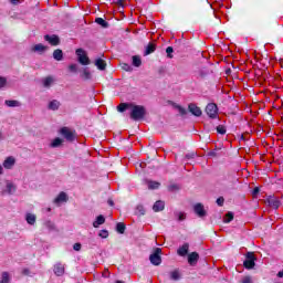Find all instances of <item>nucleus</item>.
<instances>
[{
    "instance_id": "nucleus-1",
    "label": "nucleus",
    "mask_w": 283,
    "mask_h": 283,
    "mask_svg": "<svg viewBox=\"0 0 283 283\" xmlns=\"http://www.w3.org/2000/svg\"><path fill=\"white\" fill-rule=\"evenodd\" d=\"M147 114L145 106L134 105L130 106V118L133 120H143Z\"/></svg>"
},
{
    "instance_id": "nucleus-2",
    "label": "nucleus",
    "mask_w": 283,
    "mask_h": 283,
    "mask_svg": "<svg viewBox=\"0 0 283 283\" xmlns=\"http://www.w3.org/2000/svg\"><path fill=\"white\" fill-rule=\"evenodd\" d=\"M160 255H163V249L160 248H156L154 253L150 254L149 261L154 266H160L163 264V258Z\"/></svg>"
},
{
    "instance_id": "nucleus-3",
    "label": "nucleus",
    "mask_w": 283,
    "mask_h": 283,
    "mask_svg": "<svg viewBox=\"0 0 283 283\" xmlns=\"http://www.w3.org/2000/svg\"><path fill=\"white\" fill-rule=\"evenodd\" d=\"M75 54H76L77 61H78V63H81V65H90V57L87 56V53H85V50L77 49L75 51Z\"/></svg>"
},
{
    "instance_id": "nucleus-4",
    "label": "nucleus",
    "mask_w": 283,
    "mask_h": 283,
    "mask_svg": "<svg viewBox=\"0 0 283 283\" xmlns=\"http://www.w3.org/2000/svg\"><path fill=\"white\" fill-rule=\"evenodd\" d=\"M206 113L208 114L209 118H218V105L214 103H210L206 107Z\"/></svg>"
},
{
    "instance_id": "nucleus-5",
    "label": "nucleus",
    "mask_w": 283,
    "mask_h": 283,
    "mask_svg": "<svg viewBox=\"0 0 283 283\" xmlns=\"http://www.w3.org/2000/svg\"><path fill=\"white\" fill-rule=\"evenodd\" d=\"M243 266H245L247 269H253V266H255V255L253 254V252L247 253Z\"/></svg>"
},
{
    "instance_id": "nucleus-6",
    "label": "nucleus",
    "mask_w": 283,
    "mask_h": 283,
    "mask_svg": "<svg viewBox=\"0 0 283 283\" xmlns=\"http://www.w3.org/2000/svg\"><path fill=\"white\" fill-rule=\"evenodd\" d=\"M60 134L70 143H72V140H74V132H72V129L67 128V127H63L60 130Z\"/></svg>"
},
{
    "instance_id": "nucleus-7",
    "label": "nucleus",
    "mask_w": 283,
    "mask_h": 283,
    "mask_svg": "<svg viewBox=\"0 0 283 283\" xmlns=\"http://www.w3.org/2000/svg\"><path fill=\"white\" fill-rule=\"evenodd\" d=\"M193 211L198 218H205V216H207V210H205V206L202 203L195 205Z\"/></svg>"
},
{
    "instance_id": "nucleus-8",
    "label": "nucleus",
    "mask_w": 283,
    "mask_h": 283,
    "mask_svg": "<svg viewBox=\"0 0 283 283\" xmlns=\"http://www.w3.org/2000/svg\"><path fill=\"white\" fill-rule=\"evenodd\" d=\"M17 165V159L13 156H9L4 159L2 167L4 169H12Z\"/></svg>"
},
{
    "instance_id": "nucleus-9",
    "label": "nucleus",
    "mask_w": 283,
    "mask_h": 283,
    "mask_svg": "<svg viewBox=\"0 0 283 283\" xmlns=\"http://www.w3.org/2000/svg\"><path fill=\"white\" fill-rule=\"evenodd\" d=\"M266 202L269 205V207H272V209H280V199H277V197H269L266 199Z\"/></svg>"
},
{
    "instance_id": "nucleus-10",
    "label": "nucleus",
    "mask_w": 283,
    "mask_h": 283,
    "mask_svg": "<svg viewBox=\"0 0 283 283\" xmlns=\"http://www.w3.org/2000/svg\"><path fill=\"white\" fill-rule=\"evenodd\" d=\"M198 260H200L198 252H192L188 255V263L190 266H196V264H198Z\"/></svg>"
},
{
    "instance_id": "nucleus-11",
    "label": "nucleus",
    "mask_w": 283,
    "mask_h": 283,
    "mask_svg": "<svg viewBox=\"0 0 283 283\" xmlns=\"http://www.w3.org/2000/svg\"><path fill=\"white\" fill-rule=\"evenodd\" d=\"M53 271H54V274L57 275V277L65 275V266L62 263H56L54 265Z\"/></svg>"
},
{
    "instance_id": "nucleus-12",
    "label": "nucleus",
    "mask_w": 283,
    "mask_h": 283,
    "mask_svg": "<svg viewBox=\"0 0 283 283\" xmlns=\"http://www.w3.org/2000/svg\"><path fill=\"white\" fill-rule=\"evenodd\" d=\"M189 113L192 114L193 116H202V109L198 107L196 104H190L188 106Z\"/></svg>"
},
{
    "instance_id": "nucleus-13",
    "label": "nucleus",
    "mask_w": 283,
    "mask_h": 283,
    "mask_svg": "<svg viewBox=\"0 0 283 283\" xmlns=\"http://www.w3.org/2000/svg\"><path fill=\"white\" fill-rule=\"evenodd\" d=\"M67 193L65 192H60L57 197L54 199V205H61V202H67Z\"/></svg>"
},
{
    "instance_id": "nucleus-14",
    "label": "nucleus",
    "mask_w": 283,
    "mask_h": 283,
    "mask_svg": "<svg viewBox=\"0 0 283 283\" xmlns=\"http://www.w3.org/2000/svg\"><path fill=\"white\" fill-rule=\"evenodd\" d=\"M44 41H48L51 45H59L60 40L56 35H44Z\"/></svg>"
},
{
    "instance_id": "nucleus-15",
    "label": "nucleus",
    "mask_w": 283,
    "mask_h": 283,
    "mask_svg": "<svg viewBox=\"0 0 283 283\" xmlns=\"http://www.w3.org/2000/svg\"><path fill=\"white\" fill-rule=\"evenodd\" d=\"M177 253L181 258H185V255L189 253V243H185L182 247H179V249L177 250Z\"/></svg>"
},
{
    "instance_id": "nucleus-16",
    "label": "nucleus",
    "mask_w": 283,
    "mask_h": 283,
    "mask_svg": "<svg viewBox=\"0 0 283 283\" xmlns=\"http://www.w3.org/2000/svg\"><path fill=\"white\" fill-rule=\"evenodd\" d=\"M25 221L31 226L36 224V214L28 212L25 214Z\"/></svg>"
},
{
    "instance_id": "nucleus-17",
    "label": "nucleus",
    "mask_w": 283,
    "mask_h": 283,
    "mask_svg": "<svg viewBox=\"0 0 283 283\" xmlns=\"http://www.w3.org/2000/svg\"><path fill=\"white\" fill-rule=\"evenodd\" d=\"M48 50V46L39 43V44H35L33 48H32V52H38V54H43V52H45Z\"/></svg>"
},
{
    "instance_id": "nucleus-18",
    "label": "nucleus",
    "mask_w": 283,
    "mask_h": 283,
    "mask_svg": "<svg viewBox=\"0 0 283 283\" xmlns=\"http://www.w3.org/2000/svg\"><path fill=\"white\" fill-rule=\"evenodd\" d=\"M4 105H7V107H21V102L17 99H6Z\"/></svg>"
},
{
    "instance_id": "nucleus-19",
    "label": "nucleus",
    "mask_w": 283,
    "mask_h": 283,
    "mask_svg": "<svg viewBox=\"0 0 283 283\" xmlns=\"http://www.w3.org/2000/svg\"><path fill=\"white\" fill-rule=\"evenodd\" d=\"M59 107H61V102H59V99H53L49 103V109L52 112H56Z\"/></svg>"
},
{
    "instance_id": "nucleus-20",
    "label": "nucleus",
    "mask_w": 283,
    "mask_h": 283,
    "mask_svg": "<svg viewBox=\"0 0 283 283\" xmlns=\"http://www.w3.org/2000/svg\"><path fill=\"white\" fill-rule=\"evenodd\" d=\"M6 188H7V193H9V196H12V193L17 191V186L12 181H7Z\"/></svg>"
},
{
    "instance_id": "nucleus-21",
    "label": "nucleus",
    "mask_w": 283,
    "mask_h": 283,
    "mask_svg": "<svg viewBox=\"0 0 283 283\" xmlns=\"http://www.w3.org/2000/svg\"><path fill=\"white\" fill-rule=\"evenodd\" d=\"M165 210V202L164 201H156L153 206V211L158 212V211H164Z\"/></svg>"
},
{
    "instance_id": "nucleus-22",
    "label": "nucleus",
    "mask_w": 283,
    "mask_h": 283,
    "mask_svg": "<svg viewBox=\"0 0 283 283\" xmlns=\"http://www.w3.org/2000/svg\"><path fill=\"white\" fill-rule=\"evenodd\" d=\"M101 224H105V217L99 214L96 217V220L93 222L94 229H98Z\"/></svg>"
},
{
    "instance_id": "nucleus-23",
    "label": "nucleus",
    "mask_w": 283,
    "mask_h": 283,
    "mask_svg": "<svg viewBox=\"0 0 283 283\" xmlns=\"http://www.w3.org/2000/svg\"><path fill=\"white\" fill-rule=\"evenodd\" d=\"M42 83H43V87L50 88L52 87V85H54V77L48 76L42 81Z\"/></svg>"
},
{
    "instance_id": "nucleus-24",
    "label": "nucleus",
    "mask_w": 283,
    "mask_h": 283,
    "mask_svg": "<svg viewBox=\"0 0 283 283\" xmlns=\"http://www.w3.org/2000/svg\"><path fill=\"white\" fill-rule=\"evenodd\" d=\"M154 52H156V44L149 43V44L146 46L145 56H148V54H154Z\"/></svg>"
},
{
    "instance_id": "nucleus-25",
    "label": "nucleus",
    "mask_w": 283,
    "mask_h": 283,
    "mask_svg": "<svg viewBox=\"0 0 283 283\" xmlns=\"http://www.w3.org/2000/svg\"><path fill=\"white\" fill-rule=\"evenodd\" d=\"M95 65L98 70H105V67H107V63H105V61L103 59H97L95 60Z\"/></svg>"
},
{
    "instance_id": "nucleus-26",
    "label": "nucleus",
    "mask_w": 283,
    "mask_h": 283,
    "mask_svg": "<svg viewBox=\"0 0 283 283\" xmlns=\"http://www.w3.org/2000/svg\"><path fill=\"white\" fill-rule=\"evenodd\" d=\"M53 59L55 61H63V51L61 49H57L53 52Z\"/></svg>"
},
{
    "instance_id": "nucleus-27",
    "label": "nucleus",
    "mask_w": 283,
    "mask_h": 283,
    "mask_svg": "<svg viewBox=\"0 0 283 283\" xmlns=\"http://www.w3.org/2000/svg\"><path fill=\"white\" fill-rule=\"evenodd\" d=\"M132 108V104L129 103H120L118 106H117V112H125L126 109H130Z\"/></svg>"
},
{
    "instance_id": "nucleus-28",
    "label": "nucleus",
    "mask_w": 283,
    "mask_h": 283,
    "mask_svg": "<svg viewBox=\"0 0 283 283\" xmlns=\"http://www.w3.org/2000/svg\"><path fill=\"white\" fill-rule=\"evenodd\" d=\"M180 271L179 270H175L170 272V280H174V282H178V280H180Z\"/></svg>"
},
{
    "instance_id": "nucleus-29",
    "label": "nucleus",
    "mask_w": 283,
    "mask_h": 283,
    "mask_svg": "<svg viewBox=\"0 0 283 283\" xmlns=\"http://www.w3.org/2000/svg\"><path fill=\"white\" fill-rule=\"evenodd\" d=\"M133 65L135 67H140V65H143V61L140 60V56L138 55L133 56Z\"/></svg>"
},
{
    "instance_id": "nucleus-30",
    "label": "nucleus",
    "mask_w": 283,
    "mask_h": 283,
    "mask_svg": "<svg viewBox=\"0 0 283 283\" xmlns=\"http://www.w3.org/2000/svg\"><path fill=\"white\" fill-rule=\"evenodd\" d=\"M81 76L84 78V81H90V78H92V73L90 70L84 69Z\"/></svg>"
},
{
    "instance_id": "nucleus-31",
    "label": "nucleus",
    "mask_w": 283,
    "mask_h": 283,
    "mask_svg": "<svg viewBox=\"0 0 283 283\" xmlns=\"http://www.w3.org/2000/svg\"><path fill=\"white\" fill-rule=\"evenodd\" d=\"M61 145H63V139L59 137L53 139V142L51 143V147L53 148L61 147Z\"/></svg>"
},
{
    "instance_id": "nucleus-32",
    "label": "nucleus",
    "mask_w": 283,
    "mask_h": 283,
    "mask_svg": "<svg viewBox=\"0 0 283 283\" xmlns=\"http://www.w3.org/2000/svg\"><path fill=\"white\" fill-rule=\"evenodd\" d=\"M0 283H10V274L8 272L2 273Z\"/></svg>"
},
{
    "instance_id": "nucleus-33",
    "label": "nucleus",
    "mask_w": 283,
    "mask_h": 283,
    "mask_svg": "<svg viewBox=\"0 0 283 283\" xmlns=\"http://www.w3.org/2000/svg\"><path fill=\"white\" fill-rule=\"evenodd\" d=\"M147 187H148V189H158L160 187V182H158V181H148Z\"/></svg>"
},
{
    "instance_id": "nucleus-34",
    "label": "nucleus",
    "mask_w": 283,
    "mask_h": 283,
    "mask_svg": "<svg viewBox=\"0 0 283 283\" xmlns=\"http://www.w3.org/2000/svg\"><path fill=\"white\" fill-rule=\"evenodd\" d=\"M125 229H126L125 223L118 222V223L116 224V231H117V233H125Z\"/></svg>"
},
{
    "instance_id": "nucleus-35",
    "label": "nucleus",
    "mask_w": 283,
    "mask_h": 283,
    "mask_svg": "<svg viewBox=\"0 0 283 283\" xmlns=\"http://www.w3.org/2000/svg\"><path fill=\"white\" fill-rule=\"evenodd\" d=\"M95 23H97V25H102V28H107V21H105L103 18H96Z\"/></svg>"
},
{
    "instance_id": "nucleus-36",
    "label": "nucleus",
    "mask_w": 283,
    "mask_h": 283,
    "mask_svg": "<svg viewBox=\"0 0 283 283\" xmlns=\"http://www.w3.org/2000/svg\"><path fill=\"white\" fill-rule=\"evenodd\" d=\"M175 216L179 222L187 219V214H185V212H175Z\"/></svg>"
},
{
    "instance_id": "nucleus-37",
    "label": "nucleus",
    "mask_w": 283,
    "mask_h": 283,
    "mask_svg": "<svg viewBox=\"0 0 283 283\" xmlns=\"http://www.w3.org/2000/svg\"><path fill=\"white\" fill-rule=\"evenodd\" d=\"M136 216H145V207L137 206L135 210Z\"/></svg>"
},
{
    "instance_id": "nucleus-38",
    "label": "nucleus",
    "mask_w": 283,
    "mask_h": 283,
    "mask_svg": "<svg viewBox=\"0 0 283 283\" xmlns=\"http://www.w3.org/2000/svg\"><path fill=\"white\" fill-rule=\"evenodd\" d=\"M45 227L49 229V231H56V226L52 221H46Z\"/></svg>"
},
{
    "instance_id": "nucleus-39",
    "label": "nucleus",
    "mask_w": 283,
    "mask_h": 283,
    "mask_svg": "<svg viewBox=\"0 0 283 283\" xmlns=\"http://www.w3.org/2000/svg\"><path fill=\"white\" fill-rule=\"evenodd\" d=\"M232 220H233V213H232V212H228V213L226 214V218H224L223 222H226V223L228 224V223L231 222Z\"/></svg>"
},
{
    "instance_id": "nucleus-40",
    "label": "nucleus",
    "mask_w": 283,
    "mask_h": 283,
    "mask_svg": "<svg viewBox=\"0 0 283 283\" xmlns=\"http://www.w3.org/2000/svg\"><path fill=\"white\" fill-rule=\"evenodd\" d=\"M166 53H167V56H168V59H174V48L172 46H168L167 49H166Z\"/></svg>"
},
{
    "instance_id": "nucleus-41",
    "label": "nucleus",
    "mask_w": 283,
    "mask_h": 283,
    "mask_svg": "<svg viewBox=\"0 0 283 283\" xmlns=\"http://www.w3.org/2000/svg\"><path fill=\"white\" fill-rule=\"evenodd\" d=\"M8 85V80L3 76H0V90H3Z\"/></svg>"
},
{
    "instance_id": "nucleus-42",
    "label": "nucleus",
    "mask_w": 283,
    "mask_h": 283,
    "mask_svg": "<svg viewBox=\"0 0 283 283\" xmlns=\"http://www.w3.org/2000/svg\"><path fill=\"white\" fill-rule=\"evenodd\" d=\"M98 235H99V238H103V239L109 238V231L101 230Z\"/></svg>"
},
{
    "instance_id": "nucleus-43",
    "label": "nucleus",
    "mask_w": 283,
    "mask_h": 283,
    "mask_svg": "<svg viewBox=\"0 0 283 283\" xmlns=\"http://www.w3.org/2000/svg\"><path fill=\"white\" fill-rule=\"evenodd\" d=\"M217 132H218V134L224 135V134H227V128H224V126H222V125H219L217 127Z\"/></svg>"
},
{
    "instance_id": "nucleus-44",
    "label": "nucleus",
    "mask_w": 283,
    "mask_h": 283,
    "mask_svg": "<svg viewBox=\"0 0 283 283\" xmlns=\"http://www.w3.org/2000/svg\"><path fill=\"white\" fill-rule=\"evenodd\" d=\"M176 107H177L179 114H181V116H185V114H187V109H185L182 106L177 105Z\"/></svg>"
},
{
    "instance_id": "nucleus-45",
    "label": "nucleus",
    "mask_w": 283,
    "mask_h": 283,
    "mask_svg": "<svg viewBox=\"0 0 283 283\" xmlns=\"http://www.w3.org/2000/svg\"><path fill=\"white\" fill-rule=\"evenodd\" d=\"M198 74L202 77V76H207V74H209V71L207 69H201L198 71Z\"/></svg>"
},
{
    "instance_id": "nucleus-46",
    "label": "nucleus",
    "mask_w": 283,
    "mask_h": 283,
    "mask_svg": "<svg viewBox=\"0 0 283 283\" xmlns=\"http://www.w3.org/2000/svg\"><path fill=\"white\" fill-rule=\"evenodd\" d=\"M217 205H218L219 207H222V206L224 205V198H223V197H219V198L217 199Z\"/></svg>"
},
{
    "instance_id": "nucleus-47",
    "label": "nucleus",
    "mask_w": 283,
    "mask_h": 283,
    "mask_svg": "<svg viewBox=\"0 0 283 283\" xmlns=\"http://www.w3.org/2000/svg\"><path fill=\"white\" fill-rule=\"evenodd\" d=\"M242 283H253V280L251 279V276H244L242 279Z\"/></svg>"
},
{
    "instance_id": "nucleus-48",
    "label": "nucleus",
    "mask_w": 283,
    "mask_h": 283,
    "mask_svg": "<svg viewBox=\"0 0 283 283\" xmlns=\"http://www.w3.org/2000/svg\"><path fill=\"white\" fill-rule=\"evenodd\" d=\"M122 69L125 70V72H132V66L129 64H123Z\"/></svg>"
},
{
    "instance_id": "nucleus-49",
    "label": "nucleus",
    "mask_w": 283,
    "mask_h": 283,
    "mask_svg": "<svg viewBox=\"0 0 283 283\" xmlns=\"http://www.w3.org/2000/svg\"><path fill=\"white\" fill-rule=\"evenodd\" d=\"M69 70H70L71 72H77L78 66H76V64H71V65L69 66Z\"/></svg>"
},
{
    "instance_id": "nucleus-50",
    "label": "nucleus",
    "mask_w": 283,
    "mask_h": 283,
    "mask_svg": "<svg viewBox=\"0 0 283 283\" xmlns=\"http://www.w3.org/2000/svg\"><path fill=\"white\" fill-rule=\"evenodd\" d=\"M124 2L125 0H116V4L119 6L120 8H125Z\"/></svg>"
},
{
    "instance_id": "nucleus-51",
    "label": "nucleus",
    "mask_w": 283,
    "mask_h": 283,
    "mask_svg": "<svg viewBox=\"0 0 283 283\" xmlns=\"http://www.w3.org/2000/svg\"><path fill=\"white\" fill-rule=\"evenodd\" d=\"M73 249H74V251H80L81 250V243H75L73 245Z\"/></svg>"
},
{
    "instance_id": "nucleus-52",
    "label": "nucleus",
    "mask_w": 283,
    "mask_h": 283,
    "mask_svg": "<svg viewBox=\"0 0 283 283\" xmlns=\"http://www.w3.org/2000/svg\"><path fill=\"white\" fill-rule=\"evenodd\" d=\"M252 193L253 196H258V193H260V188L255 187Z\"/></svg>"
},
{
    "instance_id": "nucleus-53",
    "label": "nucleus",
    "mask_w": 283,
    "mask_h": 283,
    "mask_svg": "<svg viewBox=\"0 0 283 283\" xmlns=\"http://www.w3.org/2000/svg\"><path fill=\"white\" fill-rule=\"evenodd\" d=\"M0 176H3V166L0 165Z\"/></svg>"
},
{
    "instance_id": "nucleus-54",
    "label": "nucleus",
    "mask_w": 283,
    "mask_h": 283,
    "mask_svg": "<svg viewBox=\"0 0 283 283\" xmlns=\"http://www.w3.org/2000/svg\"><path fill=\"white\" fill-rule=\"evenodd\" d=\"M43 211H46V213H50V211H52V208H45L43 209Z\"/></svg>"
},
{
    "instance_id": "nucleus-55",
    "label": "nucleus",
    "mask_w": 283,
    "mask_h": 283,
    "mask_svg": "<svg viewBox=\"0 0 283 283\" xmlns=\"http://www.w3.org/2000/svg\"><path fill=\"white\" fill-rule=\"evenodd\" d=\"M186 158L189 160V158H193V155H186Z\"/></svg>"
},
{
    "instance_id": "nucleus-56",
    "label": "nucleus",
    "mask_w": 283,
    "mask_h": 283,
    "mask_svg": "<svg viewBox=\"0 0 283 283\" xmlns=\"http://www.w3.org/2000/svg\"><path fill=\"white\" fill-rule=\"evenodd\" d=\"M108 203L111 205V207H113V206H114V201H108Z\"/></svg>"
},
{
    "instance_id": "nucleus-57",
    "label": "nucleus",
    "mask_w": 283,
    "mask_h": 283,
    "mask_svg": "<svg viewBox=\"0 0 283 283\" xmlns=\"http://www.w3.org/2000/svg\"><path fill=\"white\" fill-rule=\"evenodd\" d=\"M17 1H19V0H10L11 3H15Z\"/></svg>"
},
{
    "instance_id": "nucleus-58",
    "label": "nucleus",
    "mask_w": 283,
    "mask_h": 283,
    "mask_svg": "<svg viewBox=\"0 0 283 283\" xmlns=\"http://www.w3.org/2000/svg\"><path fill=\"white\" fill-rule=\"evenodd\" d=\"M3 136V133L0 132V140H1V137Z\"/></svg>"
}]
</instances>
